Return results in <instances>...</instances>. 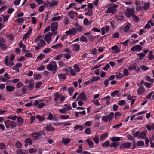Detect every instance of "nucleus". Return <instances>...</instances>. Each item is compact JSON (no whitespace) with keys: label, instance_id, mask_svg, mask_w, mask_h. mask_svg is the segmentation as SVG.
I'll list each match as a JSON object with an SVG mask.
<instances>
[{"label":"nucleus","instance_id":"9","mask_svg":"<svg viewBox=\"0 0 154 154\" xmlns=\"http://www.w3.org/2000/svg\"><path fill=\"white\" fill-rule=\"evenodd\" d=\"M142 48L140 46V45H136L134 46L133 48L131 49V51H140L142 50Z\"/></svg>","mask_w":154,"mask_h":154},{"label":"nucleus","instance_id":"52","mask_svg":"<svg viewBox=\"0 0 154 154\" xmlns=\"http://www.w3.org/2000/svg\"><path fill=\"white\" fill-rule=\"evenodd\" d=\"M127 137L129 140L131 141H133L134 143L135 142V139L132 136L128 135Z\"/></svg>","mask_w":154,"mask_h":154},{"label":"nucleus","instance_id":"21","mask_svg":"<svg viewBox=\"0 0 154 154\" xmlns=\"http://www.w3.org/2000/svg\"><path fill=\"white\" fill-rule=\"evenodd\" d=\"M25 142L26 143L25 144V146L27 147V145H31L32 144V141L29 138H27L25 140Z\"/></svg>","mask_w":154,"mask_h":154},{"label":"nucleus","instance_id":"51","mask_svg":"<svg viewBox=\"0 0 154 154\" xmlns=\"http://www.w3.org/2000/svg\"><path fill=\"white\" fill-rule=\"evenodd\" d=\"M146 80L148 81H149L152 83L153 82L154 80L153 79H151V77L149 76H147L146 77Z\"/></svg>","mask_w":154,"mask_h":154},{"label":"nucleus","instance_id":"15","mask_svg":"<svg viewBox=\"0 0 154 154\" xmlns=\"http://www.w3.org/2000/svg\"><path fill=\"white\" fill-rule=\"evenodd\" d=\"M6 88L7 89V91L11 93L15 89V88L13 86L8 85L6 87Z\"/></svg>","mask_w":154,"mask_h":154},{"label":"nucleus","instance_id":"37","mask_svg":"<svg viewBox=\"0 0 154 154\" xmlns=\"http://www.w3.org/2000/svg\"><path fill=\"white\" fill-rule=\"evenodd\" d=\"M115 18L118 21H122L124 19V17L122 15H120L118 17H117L116 16Z\"/></svg>","mask_w":154,"mask_h":154},{"label":"nucleus","instance_id":"12","mask_svg":"<svg viewBox=\"0 0 154 154\" xmlns=\"http://www.w3.org/2000/svg\"><path fill=\"white\" fill-rule=\"evenodd\" d=\"M8 56H6L5 57V59L4 60V63L5 65L7 66H12L13 65V62H8Z\"/></svg>","mask_w":154,"mask_h":154},{"label":"nucleus","instance_id":"23","mask_svg":"<svg viewBox=\"0 0 154 154\" xmlns=\"http://www.w3.org/2000/svg\"><path fill=\"white\" fill-rule=\"evenodd\" d=\"M45 128L46 130L48 131H54V130L53 127L50 125H47Z\"/></svg>","mask_w":154,"mask_h":154},{"label":"nucleus","instance_id":"53","mask_svg":"<svg viewBox=\"0 0 154 154\" xmlns=\"http://www.w3.org/2000/svg\"><path fill=\"white\" fill-rule=\"evenodd\" d=\"M80 40L81 41H83L85 42H88L87 39L85 36L84 35L80 37Z\"/></svg>","mask_w":154,"mask_h":154},{"label":"nucleus","instance_id":"29","mask_svg":"<svg viewBox=\"0 0 154 154\" xmlns=\"http://www.w3.org/2000/svg\"><path fill=\"white\" fill-rule=\"evenodd\" d=\"M108 135V134L107 133H105L102 134L100 137V140L101 141H103L104 139L107 137Z\"/></svg>","mask_w":154,"mask_h":154},{"label":"nucleus","instance_id":"30","mask_svg":"<svg viewBox=\"0 0 154 154\" xmlns=\"http://www.w3.org/2000/svg\"><path fill=\"white\" fill-rule=\"evenodd\" d=\"M66 74H60L58 75V76L61 80V79H64L66 78Z\"/></svg>","mask_w":154,"mask_h":154},{"label":"nucleus","instance_id":"6","mask_svg":"<svg viewBox=\"0 0 154 154\" xmlns=\"http://www.w3.org/2000/svg\"><path fill=\"white\" fill-rule=\"evenodd\" d=\"M135 10L133 9L127 8L125 11V14L127 17L129 18L131 16L134 15Z\"/></svg>","mask_w":154,"mask_h":154},{"label":"nucleus","instance_id":"22","mask_svg":"<svg viewBox=\"0 0 154 154\" xmlns=\"http://www.w3.org/2000/svg\"><path fill=\"white\" fill-rule=\"evenodd\" d=\"M73 50L75 51H78L79 50L80 46L79 45L77 44H75L73 46Z\"/></svg>","mask_w":154,"mask_h":154},{"label":"nucleus","instance_id":"58","mask_svg":"<svg viewBox=\"0 0 154 154\" xmlns=\"http://www.w3.org/2000/svg\"><path fill=\"white\" fill-rule=\"evenodd\" d=\"M69 115H62L60 117V118L63 119H68L69 118Z\"/></svg>","mask_w":154,"mask_h":154},{"label":"nucleus","instance_id":"13","mask_svg":"<svg viewBox=\"0 0 154 154\" xmlns=\"http://www.w3.org/2000/svg\"><path fill=\"white\" fill-rule=\"evenodd\" d=\"M146 131H144L140 133L139 132V135L138 137V139H144L146 137L145 136L146 135Z\"/></svg>","mask_w":154,"mask_h":154},{"label":"nucleus","instance_id":"1","mask_svg":"<svg viewBox=\"0 0 154 154\" xmlns=\"http://www.w3.org/2000/svg\"><path fill=\"white\" fill-rule=\"evenodd\" d=\"M46 68L50 71H56L58 70L57 65L54 61L50 62L47 66Z\"/></svg>","mask_w":154,"mask_h":154},{"label":"nucleus","instance_id":"33","mask_svg":"<svg viewBox=\"0 0 154 154\" xmlns=\"http://www.w3.org/2000/svg\"><path fill=\"white\" fill-rule=\"evenodd\" d=\"M86 15L91 16L93 14L92 9L88 10V11L85 13Z\"/></svg>","mask_w":154,"mask_h":154},{"label":"nucleus","instance_id":"57","mask_svg":"<svg viewBox=\"0 0 154 154\" xmlns=\"http://www.w3.org/2000/svg\"><path fill=\"white\" fill-rule=\"evenodd\" d=\"M119 93V91H118L116 90L111 93V95L112 97H114L116 95H117Z\"/></svg>","mask_w":154,"mask_h":154},{"label":"nucleus","instance_id":"44","mask_svg":"<svg viewBox=\"0 0 154 154\" xmlns=\"http://www.w3.org/2000/svg\"><path fill=\"white\" fill-rule=\"evenodd\" d=\"M61 18L60 16L57 17H54L51 18V20L52 21H56L60 20Z\"/></svg>","mask_w":154,"mask_h":154},{"label":"nucleus","instance_id":"40","mask_svg":"<svg viewBox=\"0 0 154 154\" xmlns=\"http://www.w3.org/2000/svg\"><path fill=\"white\" fill-rule=\"evenodd\" d=\"M149 3H145L143 7V9L147 10L149 8Z\"/></svg>","mask_w":154,"mask_h":154},{"label":"nucleus","instance_id":"49","mask_svg":"<svg viewBox=\"0 0 154 154\" xmlns=\"http://www.w3.org/2000/svg\"><path fill=\"white\" fill-rule=\"evenodd\" d=\"M137 56H139V59L141 60L144 57L145 55L142 53H139L137 54Z\"/></svg>","mask_w":154,"mask_h":154},{"label":"nucleus","instance_id":"39","mask_svg":"<svg viewBox=\"0 0 154 154\" xmlns=\"http://www.w3.org/2000/svg\"><path fill=\"white\" fill-rule=\"evenodd\" d=\"M112 141L113 142L119 141L120 140V138L119 137H113L111 138Z\"/></svg>","mask_w":154,"mask_h":154},{"label":"nucleus","instance_id":"50","mask_svg":"<svg viewBox=\"0 0 154 154\" xmlns=\"http://www.w3.org/2000/svg\"><path fill=\"white\" fill-rule=\"evenodd\" d=\"M5 44H0V47L3 50H5L7 48V46Z\"/></svg>","mask_w":154,"mask_h":154},{"label":"nucleus","instance_id":"35","mask_svg":"<svg viewBox=\"0 0 154 154\" xmlns=\"http://www.w3.org/2000/svg\"><path fill=\"white\" fill-rule=\"evenodd\" d=\"M44 101L45 100L43 99H40L39 100H35V101L34 104L33 105H34L35 106H37L38 104L40 102H44Z\"/></svg>","mask_w":154,"mask_h":154},{"label":"nucleus","instance_id":"45","mask_svg":"<svg viewBox=\"0 0 154 154\" xmlns=\"http://www.w3.org/2000/svg\"><path fill=\"white\" fill-rule=\"evenodd\" d=\"M33 137L36 139H38L39 137L41 136V135L39 133H35L32 134Z\"/></svg>","mask_w":154,"mask_h":154},{"label":"nucleus","instance_id":"2","mask_svg":"<svg viewBox=\"0 0 154 154\" xmlns=\"http://www.w3.org/2000/svg\"><path fill=\"white\" fill-rule=\"evenodd\" d=\"M42 37V35L38 36L35 40V42L37 43V45L40 47H43L45 46V42L43 40L41 39Z\"/></svg>","mask_w":154,"mask_h":154},{"label":"nucleus","instance_id":"17","mask_svg":"<svg viewBox=\"0 0 154 154\" xmlns=\"http://www.w3.org/2000/svg\"><path fill=\"white\" fill-rule=\"evenodd\" d=\"M57 1H52L51 2H48V4H46V5L50 7H52L56 6L57 4Z\"/></svg>","mask_w":154,"mask_h":154},{"label":"nucleus","instance_id":"54","mask_svg":"<svg viewBox=\"0 0 154 154\" xmlns=\"http://www.w3.org/2000/svg\"><path fill=\"white\" fill-rule=\"evenodd\" d=\"M75 28H76V30L77 32H81L82 30V27L80 25L78 26L77 27Z\"/></svg>","mask_w":154,"mask_h":154},{"label":"nucleus","instance_id":"38","mask_svg":"<svg viewBox=\"0 0 154 154\" xmlns=\"http://www.w3.org/2000/svg\"><path fill=\"white\" fill-rule=\"evenodd\" d=\"M74 90L73 88H69L68 89V92L69 95L71 96L72 95L73 92H74Z\"/></svg>","mask_w":154,"mask_h":154},{"label":"nucleus","instance_id":"55","mask_svg":"<svg viewBox=\"0 0 154 154\" xmlns=\"http://www.w3.org/2000/svg\"><path fill=\"white\" fill-rule=\"evenodd\" d=\"M73 67L76 72H79L80 69L77 65L75 64L74 65Z\"/></svg>","mask_w":154,"mask_h":154},{"label":"nucleus","instance_id":"27","mask_svg":"<svg viewBox=\"0 0 154 154\" xmlns=\"http://www.w3.org/2000/svg\"><path fill=\"white\" fill-rule=\"evenodd\" d=\"M111 49L112 50H114L116 51V53H119V48L118 46L117 45H115L111 48Z\"/></svg>","mask_w":154,"mask_h":154},{"label":"nucleus","instance_id":"62","mask_svg":"<svg viewBox=\"0 0 154 154\" xmlns=\"http://www.w3.org/2000/svg\"><path fill=\"white\" fill-rule=\"evenodd\" d=\"M59 112L62 114H65L66 113L67 111L65 109V108H64L63 109H59Z\"/></svg>","mask_w":154,"mask_h":154},{"label":"nucleus","instance_id":"10","mask_svg":"<svg viewBox=\"0 0 154 154\" xmlns=\"http://www.w3.org/2000/svg\"><path fill=\"white\" fill-rule=\"evenodd\" d=\"M52 36L51 32H48L45 35L44 39L47 42L48 44H49Z\"/></svg>","mask_w":154,"mask_h":154},{"label":"nucleus","instance_id":"26","mask_svg":"<svg viewBox=\"0 0 154 154\" xmlns=\"http://www.w3.org/2000/svg\"><path fill=\"white\" fill-rule=\"evenodd\" d=\"M75 12L73 11H70L68 12V14L72 19H74Z\"/></svg>","mask_w":154,"mask_h":154},{"label":"nucleus","instance_id":"8","mask_svg":"<svg viewBox=\"0 0 154 154\" xmlns=\"http://www.w3.org/2000/svg\"><path fill=\"white\" fill-rule=\"evenodd\" d=\"M77 32L76 30V28H73L72 29L69 30L66 32V33L67 35L70 34L71 35H74L76 34Z\"/></svg>","mask_w":154,"mask_h":154},{"label":"nucleus","instance_id":"43","mask_svg":"<svg viewBox=\"0 0 154 154\" xmlns=\"http://www.w3.org/2000/svg\"><path fill=\"white\" fill-rule=\"evenodd\" d=\"M34 86V83H30L28 86H27V87L28 88L29 90H31L33 89Z\"/></svg>","mask_w":154,"mask_h":154},{"label":"nucleus","instance_id":"63","mask_svg":"<svg viewBox=\"0 0 154 154\" xmlns=\"http://www.w3.org/2000/svg\"><path fill=\"white\" fill-rule=\"evenodd\" d=\"M76 4L75 3H70L68 7L66 8L67 10H69L70 8H71L73 6L75 5Z\"/></svg>","mask_w":154,"mask_h":154},{"label":"nucleus","instance_id":"14","mask_svg":"<svg viewBox=\"0 0 154 154\" xmlns=\"http://www.w3.org/2000/svg\"><path fill=\"white\" fill-rule=\"evenodd\" d=\"M32 28L30 27L29 28V29L28 32L26 33L24 35V37L23 38V40H24V39H25V40H26V38L29 37V35L32 32Z\"/></svg>","mask_w":154,"mask_h":154},{"label":"nucleus","instance_id":"34","mask_svg":"<svg viewBox=\"0 0 154 154\" xmlns=\"http://www.w3.org/2000/svg\"><path fill=\"white\" fill-rule=\"evenodd\" d=\"M119 145L118 143L112 142L109 145V147H114L115 148H116L117 146Z\"/></svg>","mask_w":154,"mask_h":154},{"label":"nucleus","instance_id":"24","mask_svg":"<svg viewBox=\"0 0 154 154\" xmlns=\"http://www.w3.org/2000/svg\"><path fill=\"white\" fill-rule=\"evenodd\" d=\"M70 141V139L68 138H63L62 139V143L66 145L69 143Z\"/></svg>","mask_w":154,"mask_h":154},{"label":"nucleus","instance_id":"46","mask_svg":"<svg viewBox=\"0 0 154 154\" xmlns=\"http://www.w3.org/2000/svg\"><path fill=\"white\" fill-rule=\"evenodd\" d=\"M16 145L17 147L18 148H21L22 145L21 143L19 141L16 142Z\"/></svg>","mask_w":154,"mask_h":154},{"label":"nucleus","instance_id":"48","mask_svg":"<svg viewBox=\"0 0 154 154\" xmlns=\"http://www.w3.org/2000/svg\"><path fill=\"white\" fill-rule=\"evenodd\" d=\"M130 24H128L125 26L124 31L125 32H127L129 31L130 27Z\"/></svg>","mask_w":154,"mask_h":154},{"label":"nucleus","instance_id":"5","mask_svg":"<svg viewBox=\"0 0 154 154\" xmlns=\"http://www.w3.org/2000/svg\"><path fill=\"white\" fill-rule=\"evenodd\" d=\"M117 7L118 5H117L111 6L108 8L107 11L106 12V13L114 14L117 11L116 8Z\"/></svg>","mask_w":154,"mask_h":154},{"label":"nucleus","instance_id":"41","mask_svg":"<svg viewBox=\"0 0 154 154\" xmlns=\"http://www.w3.org/2000/svg\"><path fill=\"white\" fill-rule=\"evenodd\" d=\"M93 140L94 142L98 144L99 143V137L98 136H96L95 137L93 138Z\"/></svg>","mask_w":154,"mask_h":154},{"label":"nucleus","instance_id":"28","mask_svg":"<svg viewBox=\"0 0 154 154\" xmlns=\"http://www.w3.org/2000/svg\"><path fill=\"white\" fill-rule=\"evenodd\" d=\"M85 112H86L85 110H83L82 111H80V112H75V116L77 117H78L79 116V113L80 114H81L82 115H85L86 114Z\"/></svg>","mask_w":154,"mask_h":154},{"label":"nucleus","instance_id":"36","mask_svg":"<svg viewBox=\"0 0 154 154\" xmlns=\"http://www.w3.org/2000/svg\"><path fill=\"white\" fill-rule=\"evenodd\" d=\"M10 125L11 128H13L17 126V124L15 122L12 121L10 123Z\"/></svg>","mask_w":154,"mask_h":154},{"label":"nucleus","instance_id":"16","mask_svg":"<svg viewBox=\"0 0 154 154\" xmlns=\"http://www.w3.org/2000/svg\"><path fill=\"white\" fill-rule=\"evenodd\" d=\"M66 51L67 52H68V53L67 54H64V57L67 59H69L71 57L70 54L71 52L68 49H66Z\"/></svg>","mask_w":154,"mask_h":154},{"label":"nucleus","instance_id":"32","mask_svg":"<svg viewBox=\"0 0 154 154\" xmlns=\"http://www.w3.org/2000/svg\"><path fill=\"white\" fill-rule=\"evenodd\" d=\"M62 45L60 43L57 44L56 45L51 46V47L54 49H57L62 47Z\"/></svg>","mask_w":154,"mask_h":154},{"label":"nucleus","instance_id":"31","mask_svg":"<svg viewBox=\"0 0 154 154\" xmlns=\"http://www.w3.org/2000/svg\"><path fill=\"white\" fill-rule=\"evenodd\" d=\"M54 95L55 97L54 99V100L55 101L57 102V101L58 99L60 98V95L58 94V92L54 94Z\"/></svg>","mask_w":154,"mask_h":154},{"label":"nucleus","instance_id":"64","mask_svg":"<svg viewBox=\"0 0 154 154\" xmlns=\"http://www.w3.org/2000/svg\"><path fill=\"white\" fill-rule=\"evenodd\" d=\"M17 121L20 123V124H22L23 122V119L21 117H18L17 119Z\"/></svg>","mask_w":154,"mask_h":154},{"label":"nucleus","instance_id":"20","mask_svg":"<svg viewBox=\"0 0 154 154\" xmlns=\"http://www.w3.org/2000/svg\"><path fill=\"white\" fill-rule=\"evenodd\" d=\"M86 141L89 145L90 147L93 148V147L94 143L91 140H90L89 139H87L86 140Z\"/></svg>","mask_w":154,"mask_h":154},{"label":"nucleus","instance_id":"59","mask_svg":"<svg viewBox=\"0 0 154 154\" xmlns=\"http://www.w3.org/2000/svg\"><path fill=\"white\" fill-rule=\"evenodd\" d=\"M100 79V78L99 77L97 76L95 77L93 76L92 77V79H91V80L92 82L94 81H96L97 80Z\"/></svg>","mask_w":154,"mask_h":154},{"label":"nucleus","instance_id":"19","mask_svg":"<svg viewBox=\"0 0 154 154\" xmlns=\"http://www.w3.org/2000/svg\"><path fill=\"white\" fill-rule=\"evenodd\" d=\"M144 89L143 86H140L137 90V93L139 95L142 94L144 92Z\"/></svg>","mask_w":154,"mask_h":154},{"label":"nucleus","instance_id":"42","mask_svg":"<svg viewBox=\"0 0 154 154\" xmlns=\"http://www.w3.org/2000/svg\"><path fill=\"white\" fill-rule=\"evenodd\" d=\"M110 143L109 141H107L103 143L102 145V146L103 147H106L109 146Z\"/></svg>","mask_w":154,"mask_h":154},{"label":"nucleus","instance_id":"11","mask_svg":"<svg viewBox=\"0 0 154 154\" xmlns=\"http://www.w3.org/2000/svg\"><path fill=\"white\" fill-rule=\"evenodd\" d=\"M86 97L85 94L83 93H82L81 94L79 95L76 100H82L84 101L86 100Z\"/></svg>","mask_w":154,"mask_h":154},{"label":"nucleus","instance_id":"25","mask_svg":"<svg viewBox=\"0 0 154 154\" xmlns=\"http://www.w3.org/2000/svg\"><path fill=\"white\" fill-rule=\"evenodd\" d=\"M74 129L75 131L79 129L80 131H82L83 130V127L82 125H77L75 126L74 127Z\"/></svg>","mask_w":154,"mask_h":154},{"label":"nucleus","instance_id":"47","mask_svg":"<svg viewBox=\"0 0 154 154\" xmlns=\"http://www.w3.org/2000/svg\"><path fill=\"white\" fill-rule=\"evenodd\" d=\"M64 106L66 107L65 109L66 111H68L69 110H71L72 109V108L71 106L69 105L65 104Z\"/></svg>","mask_w":154,"mask_h":154},{"label":"nucleus","instance_id":"4","mask_svg":"<svg viewBox=\"0 0 154 154\" xmlns=\"http://www.w3.org/2000/svg\"><path fill=\"white\" fill-rule=\"evenodd\" d=\"M58 26V23L57 22H53L51 24V30L52 32V34L53 35H56L57 34V31Z\"/></svg>","mask_w":154,"mask_h":154},{"label":"nucleus","instance_id":"7","mask_svg":"<svg viewBox=\"0 0 154 154\" xmlns=\"http://www.w3.org/2000/svg\"><path fill=\"white\" fill-rule=\"evenodd\" d=\"M131 143L125 142L120 145V148L121 149H128L131 147Z\"/></svg>","mask_w":154,"mask_h":154},{"label":"nucleus","instance_id":"60","mask_svg":"<svg viewBox=\"0 0 154 154\" xmlns=\"http://www.w3.org/2000/svg\"><path fill=\"white\" fill-rule=\"evenodd\" d=\"M125 101L124 100H121L118 102V104L120 106L124 105L125 103Z\"/></svg>","mask_w":154,"mask_h":154},{"label":"nucleus","instance_id":"3","mask_svg":"<svg viewBox=\"0 0 154 154\" xmlns=\"http://www.w3.org/2000/svg\"><path fill=\"white\" fill-rule=\"evenodd\" d=\"M114 115V113L112 112L109 115L103 116L102 118L103 121L105 122L108 121L110 122L113 118Z\"/></svg>","mask_w":154,"mask_h":154},{"label":"nucleus","instance_id":"18","mask_svg":"<svg viewBox=\"0 0 154 154\" xmlns=\"http://www.w3.org/2000/svg\"><path fill=\"white\" fill-rule=\"evenodd\" d=\"M27 151L25 150L18 149L16 151V154H27Z\"/></svg>","mask_w":154,"mask_h":154},{"label":"nucleus","instance_id":"61","mask_svg":"<svg viewBox=\"0 0 154 154\" xmlns=\"http://www.w3.org/2000/svg\"><path fill=\"white\" fill-rule=\"evenodd\" d=\"M121 113L119 112H117L115 113V119L116 120L119 117V116L121 115Z\"/></svg>","mask_w":154,"mask_h":154},{"label":"nucleus","instance_id":"56","mask_svg":"<svg viewBox=\"0 0 154 154\" xmlns=\"http://www.w3.org/2000/svg\"><path fill=\"white\" fill-rule=\"evenodd\" d=\"M42 75L40 74H38L34 76V79L35 80H38L41 79Z\"/></svg>","mask_w":154,"mask_h":154}]
</instances>
